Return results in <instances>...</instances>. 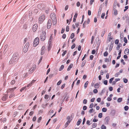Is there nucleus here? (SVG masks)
<instances>
[{"mask_svg":"<svg viewBox=\"0 0 129 129\" xmlns=\"http://www.w3.org/2000/svg\"><path fill=\"white\" fill-rule=\"evenodd\" d=\"M94 38V36H92V37L91 40V44H92L93 43Z\"/></svg>","mask_w":129,"mask_h":129,"instance_id":"nucleus-26","label":"nucleus"},{"mask_svg":"<svg viewBox=\"0 0 129 129\" xmlns=\"http://www.w3.org/2000/svg\"><path fill=\"white\" fill-rule=\"evenodd\" d=\"M87 56V55L86 54H85L84 55V56L83 57V58L82 59V61Z\"/></svg>","mask_w":129,"mask_h":129,"instance_id":"nucleus-59","label":"nucleus"},{"mask_svg":"<svg viewBox=\"0 0 129 129\" xmlns=\"http://www.w3.org/2000/svg\"><path fill=\"white\" fill-rule=\"evenodd\" d=\"M15 81L14 80H12L11 82V83L12 85H13L15 83Z\"/></svg>","mask_w":129,"mask_h":129,"instance_id":"nucleus-46","label":"nucleus"},{"mask_svg":"<svg viewBox=\"0 0 129 129\" xmlns=\"http://www.w3.org/2000/svg\"><path fill=\"white\" fill-rule=\"evenodd\" d=\"M105 15V13H103L101 16V17L103 19L104 18V17Z\"/></svg>","mask_w":129,"mask_h":129,"instance_id":"nucleus-45","label":"nucleus"},{"mask_svg":"<svg viewBox=\"0 0 129 129\" xmlns=\"http://www.w3.org/2000/svg\"><path fill=\"white\" fill-rule=\"evenodd\" d=\"M76 5L78 7H79L80 5V2H78L76 4Z\"/></svg>","mask_w":129,"mask_h":129,"instance_id":"nucleus-62","label":"nucleus"},{"mask_svg":"<svg viewBox=\"0 0 129 129\" xmlns=\"http://www.w3.org/2000/svg\"><path fill=\"white\" fill-rule=\"evenodd\" d=\"M50 17L52 21L53 24H56L57 23V19L56 14L53 13H51L50 15Z\"/></svg>","mask_w":129,"mask_h":129,"instance_id":"nucleus-1","label":"nucleus"},{"mask_svg":"<svg viewBox=\"0 0 129 129\" xmlns=\"http://www.w3.org/2000/svg\"><path fill=\"white\" fill-rule=\"evenodd\" d=\"M69 26L67 25L66 27V31L67 32L69 31Z\"/></svg>","mask_w":129,"mask_h":129,"instance_id":"nucleus-33","label":"nucleus"},{"mask_svg":"<svg viewBox=\"0 0 129 129\" xmlns=\"http://www.w3.org/2000/svg\"><path fill=\"white\" fill-rule=\"evenodd\" d=\"M107 83L108 81L107 80H105L104 82V84L105 85H107Z\"/></svg>","mask_w":129,"mask_h":129,"instance_id":"nucleus-58","label":"nucleus"},{"mask_svg":"<svg viewBox=\"0 0 129 129\" xmlns=\"http://www.w3.org/2000/svg\"><path fill=\"white\" fill-rule=\"evenodd\" d=\"M123 81L124 83H126L127 82L128 80L126 79H124Z\"/></svg>","mask_w":129,"mask_h":129,"instance_id":"nucleus-50","label":"nucleus"},{"mask_svg":"<svg viewBox=\"0 0 129 129\" xmlns=\"http://www.w3.org/2000/svg\"><path fill=\"white\" fill-rule=\"evenodd\" d=\"M120 47V44H119V45H118L116 47V49L118 50H119V49Z\"/></svg>","mask_w":129,"mask_h":129,"instance_id":"nucleus-49","label":"nucleus"},{"mask_svg":"<svg viewBox=\"0 0 129 129\" xmlns=\"http://www.w3.org/2000/svg\"><path fill=\"white\" fill-rule=\"evenodd\" d=\"M93 92L95 93H97L98 92V91L97 89H95L93 90Z\"/></svg>","mask_w":129,"mask_h":129,"instance_id":"nucleus-36","label":"nucleus"},{"mask_svg":"<svg viewBox=\"0 0 129 129\" xmlns=\"http://www.w3.org/2000/svg\"><path fill=\"white\" fill-rule=\"evenodd\" d=\"M86 62V61L85 60L81 64V67H83L85 65Z\"/></svg>","mask_w":129,"mask_h":129,"instance_id":"nucleus-22","label":"nucleus"},{"mask_svg":"<svg viewBox=\"0 0 129 129\" xmlns=\"http://www.w3.org/2000/svg\"><path fill=\"white\" fill-rule=\"evenodd\" d=\"M64 68V66L63 65H62L59 69V71H61Z\"/></svg>","mask_w":129,"mask_h":129,"instance_id":"nucleus-24","label":"nucleus"},{"mask_svg":"<svg viewBox=\"0 0 129 129\" xmlns=\"http://www.w3.org/2000/svg\"><path fill=\"white\" fill-rule=\"evenodd\" d=\"M32 84H31L30 83L27 85V87L29 88L31 86Z\"/></svg>","mask_w":129,"mask_h":129,"instance_id":"nucleus-61","label":"nucleus"},{"mask_svg":"<svg viewBox=\"0 0 129 129\" xmlns=\"http://www.w3.org/2000/svg\"><path fill=\"white\" fill-rule=\"evenodd\" d=\"M97 126V124L96 123H94L93 124L92 127L93 128Z\"/></svg>","mask_w":129,"mask_h":129,"instance_id":"nucleus-40","label":"nucleus"},{"mask_svg":"<svg viewBox=\"0 0 129 129\" xmlns=\"http://www.w3.org/2000/svg\"><path fill=\"white\" fill-rule=\"evenodd\" d=\"M36 81V80H33L32 81H31L30 83L32 85V84L34 83H35Z\"/></svg>","mask_w":129,"mask_h":129,"instance_id":"nucleus-60","label":"nucleus"},{"mask_svg":"<svg viewBox=\"0 0 129 129\" xmlns=\"http://www.w3.org/2000/svg\"><path fill=\"white\" fill-rule=\"evenodd\" d=\"M15 95V93L13 92L11 93L10 94L9 96V98H11L12 97L14 96Z\"/></svg>","mask_w":129,"mask_h":129,"instance_id":"nucleus-18","label":"nucleus"},{"mask_svg":"<svg viewBox=\"0 0 129 129\" xmlns=\"http://www.w3.org/2000/svg\"><path fill=\"white\" fill-rule=\"evenodd\" d=\"M41 33L40 34V39L41 41H44V40L46 38V34L45 30H43L40 31Z\"/></svg>","mask_w":129,"mask_h":129,"instance_id":"nucleus-3","label":"nucleus"},{"mask_svg":"<svg viewBox=\"0 0 129 129\" xmlns=\"http://www.w3.org/2000/svg\"><path fill=\"white\" fill-rule=\"evenodd\" d=\"M45 46H43L42 47L41 49V55H43L45 52L46 49H45Z\"/></svg>","mask_w":129,"mask_h":129,"instance_id":"nucleus-8","label":"nucleus"},{"mask_svg":"<svg viewBox=\"0 0 129 129\" xmlns=\"http://www.w3.org/2000/svg\"><path fill=\"white\" fill-rule=\"evenodd\" d=\"M119 41L118 39H116L115 40V44H118L119 43Z\"/></svg>","mask_w":129,"mask_h":129,"instance_id":"nucleus-41","label":"nucleus"},{"mask_svg":"<svg viewBox=\"0 0 129 129\" xmlns=\"http://www.w3.org/2000/svg\"><path fill=\"white\" fill-rule=\"evenodd\" d=\"M19 59L18 55L17 53H16L14 54L12 58V59L9 62L10 64L11 62H16Z\"/></svg>","mask_w":129,"mask_h":129,"instance_id":"nucleus-2","label":"nucleus"},{"mask_svg":"<svg viewBox=\"0 0 129 129\" xmlns=\"http://www.w3.org/2000/svg\"><path fill=\"white\" fill-rule=\"evenodd\" d=\"M65 85V83L63 84L62 85L61 87V89H63V88L64 87Z\"/></svg>","mask_w":129,"mask_h":129,"instance_id":"nucleus-52","label":"nucleus"},{"mask_svg":"<svg viewBox=\"0 0 129 129\" xmlns=\"http://www.w3.org/2000/svg\"><path fill=\"white\" fill-rule=\"evenodd\" d=\"M8 98L7 94H5L4 96L2 97V100L4 101H6Z\"/></svg>","mask_w":129,"mask_h":129,"instance_id":"nucleus-12","label":"nucleus"},{"mask_svg":"<svg viewBox=\"0 0 129 129\" xmlns=\"http://www.w3.org/2000/svg\"><path fill=\"white\" fill-rule=\"evenodd\" d=\"M95 50L94 49H93L92 50L91 53L92 54H95Z\"/></svg>","mask_w":129,"mask_h":129,"instance_id":"nucleus-51","label":"nucleus"},{"mask_svg":"<svg viewBox=\"0 0 129 129\" xmlns=\"http://www.w3.org/2000/svg\"><path fill=\"white\" fill-rule=\"evenodd\" d=\"M67 51L66 50L64 51L62 53V56H64V55L66 53Z\"/></svg>","mask_w":129,"mask_h":129,"instance_id":"nucleus-44","label":"nucleus"},{"mask_svg":"<svg viewBox=\"0 0 129 129\" xmlns=\"http://www.w3.org/2000/svg\"><path fill=\"white\" fill-rule=\"evenodd\" d=\"M36 68V66L35 65H33V66L32 68H31L30 70V72H31L32 71H34V70Z\"/></svg>","mask_w":129,"mask_h":129,"instance_id":"nucleus-15","label":"nucleus"},{"mask_svg":"<svg viewBox=\"0 0 129 129\" xmlns=\"http://www.w3.org/2000/svg\"><path fill=\"white\" fill-rule=\"evenodd\" d=\"M121 62L122 63L123 65H125V62H124V61L123 59H121Z\"/></svg>","mask_w":129,"mask_h":129,"instance_id":"nucleus-57","label":"nucleus"},{"mask_svg":"<svg viewBox=\"0 0 129 129\" xmlns=\"http://www.w3.org/2000/svg\"><path fill=\"white\" fill-rule=\"evenodd\" d=\"M16 88H17L16 87H15L14 88H9L8 89H7V93H8V92H9L11 91H13L15 89H16Z\"/></svg>","mask_w":129,"mask_h":129,"instance_id":"nucleus-10","label":"nucleus"},{"mask_svg":"<svg viewBox=\"0 0 129 129\" xmlns=\"http://www.w3.org/2000/svg\"><path fill=\"white\" fill-rule=\"evenodd\" d=\"M51 48V46L50 44H49L47 47V49L48 51H49Z\"/></svg>","mask_w":129,"mask_h":129,"instance_id":"nucleus-30","label":"nucleus"},{"mask_svg":"<svg viewBox=\"0 0 129 129\" xmlns=\"http://www.w3.org/2000/svg\"><path fill=\"white\" fill-rule=\"evenodd\" d=\"M114 11V15H116L117 14V10L116 9H115L113 10Z\"/></svg>","mask_w":129,"mask_h":129,"instance_id":"nucleus-25","label":"nucleus"},{"mask_svg":"<svg viewBox=\"0 0 129 129\" xmlns=\"http://www.w3.org/2000/svg\"><path fill=\"white\" fill-rule=\"evenodd\" d=\"M102 129H106V127L104 125H102L101 127Z\"/></svg>","mask_w":129,"mask_h":129,"instance_id":"nucleus-29","label":"nucleus"},{"mask_svg":"<svg viewBox=\"0 0 129 129\" xmlns=\"http://www.w3.org/2000/svg\"><path fill=\"white\" fill-rule=\"evenodd\" d=\"M29 43H27L24 46L23 49V51L24 53L26 52L28 50Z\"/></svg>","mask_w":129,"mask_h":129,"instance_id":"nucleus-5","label":"nucleus"},{"mask_svg":"<svg viewBox=\"0 0 129 129\" xmlns=\"http://www.w3.org/2000/svg\"><path fill=\"white\" fill-rule=\"evenodd\" d=\"M97 101L98 102H100L101 101V99L100 98H98L97 99Z\"/></svg>","mask_w":129,"mask_h":129,"instance_id":"nucleus-63","label":"nucleus"},{"mask_svg":"<svg viewBox=\"0 0 129 129\" xmlns=\"http://www.w3.org/2000/svg\"><path fill=\"white\" fill-rule=\"evenodd\" d=\"M45 19L44 15H42L40 16L39 19V23L40 24L42 23Z\"/></svg>","mask_w":129,"mask_h":129,"instance_id":"nucleus-4","label":"nucleus"},{"mask_svg":"<svg viewBox=\"0 0 129 129\" xmlns=\"http://www.w3.org/2000/svg\"><path fill=\"white\" fill-rule=\"evenodd\" d=\"M81 121V120L80 119H79L78 120V121L77 122V125H80Z\"/></svg>","mask_w":129,"mask_h":129,"instance_id":"nucleus-21","label":"nucleus"},{"mask_svg":"<svg viewBox=\"0 0 129 129\" xmlns=\"http://www.w3.org/2000/svg\"><path fill=\"white\" fill-rule=\"evenodd\" d=\"M75 36V35L74 33H72L71 36H70V38L71 39H72Z\"/></svg>","mask_w":129,"mask_h":129,"instance_id":"nucleus-27","label":"nucleus"},{"mask_svg":"<svg viewBox=\"0 0 129 129\" xmlns=\"http://www.w3.org/2000/svg\"><path fill=\"white\" fill-rule=\"evenodd\" d=\"M107 109L105 108H104L102 109V111L103 112H105L107 111Z\"/></svg>","mask_w":129,"mask_h":129,"instance_id":"nucleus-34","label":"nucleus"},{"mask_svg":"<svg viewBox=\"0 0 129 129\" xmlns=\"http://www.w3.org/2000/svg\"><path fill=\"white\" fill-rule=\"evenodd\" d=\"M62 82V80H60L57 83V85H60L61 83Z\"/></svg>","mask_w":129,"mask_h":129,"instance_id":"nucleus-43","label":"nucleus"},{"mask_svg":"<svg viewBox=\"0 0 129 129\" xmlns=\"http://www.w3.org/2000/svg\"><path fill=\"white\" fill-rule=\"evenodd\" d=\"M26 86H25L24 87H22L21 89L20 90V92H22V91L24 90V89H25V90H26Z\"/></svg>","mask_w":129,"mask_h":129,"instance_id":"nucleus-31","label":"nucleus"},{"mask_svg":"<svg viewBox=\"0 0 129 129\" xmlns=\"http://www.w3.org/2000/svg\"><path fill=\"white\" fill-rule=\"evenodd\" d=\"M128 107L127 106H125L124 107V110L125 111H127L128 110Z\"/></svg>","mask_w":129,"mask_h":129,"instance_id":"nucleus-37","label":"nucleus"},{"mask_svg":"<svg viewBox=\"0 0 129 129\" xmlns=\"http://www.w3.org/2000/svg\"><path fill=\"white\" fill-rule=\"evenodd\" d=\"M112 100V99L110 97H108L107 99V100L109 101H111Z\"/></svg>","mask_w":129,"mask_h":129,"instance_id":"nucleus-64","label":"nucleus"},{"mask_svg":"<svg viewBox=\"0 0 129 129\" xmlns=\"http://www.w3.org/2000/svg\"><path fill=\"white\" fill-rule=\"evenodd\" d=\"M86 25V22L84 21L83 24V28H85V25Z\"/></svg>","mask_w":129,"mask_h":129,"instance_id":"nucleus-53","label":"nucleus"},{"mask_svg":"<svg viewBox=\"0 0 129 129\" xmlns=\"http://www.w3.org/2000/svg\"><path fill=\"white\" fill-rule=\"evenodd\" d=\"M124 42L125 43H127V40L126 37H124Z\"/></svg>","mask_w":129,"mask_h":129,"instance_id":"nucleus-35","label":"nucleus"},{"mask_svg":"<svg viewBox=\"0 0 129 129\" xmlns=\"http://www.w3.org/2000/svg\"><path fill=\"white\" fill-rule=\"evenodd\" d=\"M110 119L109 117L108 116L107 117L105 118V121L106 123L107 124Z\"/></svg>","mask_w":129,"mask_h":129,"instance_id":"nucleus-16","label":"nucleus"},{"mask_svg":"<svg viewBox=\"0 0 129 129\" xmlns=\"http://www.w3.org/2000/svg\"><path fill=\"white\" fill-rule=\"evenodd\" d=\"M73 66V64H71L68 67V68L67 69L68 71H69L70 69L72 68Z\"/></svg>","mask_w":129,"mask_h":129,"instance_id":"nucleus-17","label":"nucleus"},{"mask_svg":"<svg viewBox=\"0 0 129 129\" xmlns=\"http://www.w3.org/2000/svg\"><path fill=\"white\" fill-rule=\"evenodd\" d=\"M98 117L100 118H101L102 117V114L101 113L99 114Z\"/></svg>","mask_w":129,"mask_h":129,"instance_id":"nucleus-39","label":"nucleus"},{"mask_svg":"<svg viewBox=\"0 0 129 129\" xmlns=\"http://www.w3.org/2000/svg\"><path fill=\"white\" fill-rule=\"evenodd\" d=\"M88 15L89 16H90L91 15V11H90V10H88Z\"/></svg>","mask_w":129,"mask_h":129,"instance_id":"nucleus-55","label":"nucleus"},{"mask_svg":"<svg viewBox=\"0 0 129 129\" xmlns=\"http://www.w3.org/2000/svg\"><path fill=\"white\" fill-rule=\"evenodd\" d=\"M108 55V53L107 51L105 52L104 54V56H107Z\"/></svg>","mask_w":129,"mask_h":129,"instance_id":"nucleus-28","label":"nucleus"},{"mask_svg":"<svg viewBox=\"0 0 129 129\" xmlns=\"http://www.w3.org/2000/svg\"><path fill=\"white\" fill-rule=\"evenodd\" d=\"M42 117L40 116V117L38 119V123L40 122L41 121V120L42 119Z\"/></svg>","mask_w":129,"mask_h":129,"instance_id":"nucleus-38","label":"nucleus"},{"mask_svg":"<svg viewBox=\"0 0 129 129\" xmlns=\"http://www.w3.org/2000/svg\"><path fill=\"white\" fill-rule=\"evenodd\" d=\"M49 98V96L48 95L45 94L44 96V98L45 99H48Z\"/></svg>","mask_w":129,"mask_h":129,"instance_id":"nucleus-48","label":"nucleus"},{"mask_svg":"<svg viewBox=\"0 0 129 129\" xmlns=\"http://www.w3.org/2000/svg\"><path fill=\"white\" fill-rule=\"evenodd\" d=\"M88 83V81H87L85 83L84 85V87L85 89L87 87Z\"/></svg>","mask_w":129,"mask_h":129,"instance_id":"nucleus-19","label":"nucleus"},{"mask_svg":"<svg viewBox=\"0 0 129 129\" xmlns=\"http://www.w3.org/2000/svg\"><path fill=\"white\" fill-rule=\"evenodd\" d=\"M52 24V22L51 20L50 19H49L48 20V22L47 24V29H49L50 28Z\"/></svg>","mask_w":129,"mask_h":129,"instance_id":"nucleus-7","label":"nucleus"},{"mask_svg":"<svg viewBox=\"0 0 129 129\" xmlns=\"http://www.w3.org/2000/svg\"><path fill=\"white\" fill-rule=\"evenodd\" d=\"M124 53L126 55H128L129 54V49L128 48L124 50Z\"/></svg>","mask_w":129,"mask_h":129,"instance_id":"nucleus-14","label":"nucleus"},{"mask_svg":"<svg viewBox=\"0 0 129 129\" xmlns=\"http://www.w3.org/2000/svg\"><path fill=\"white\" fill-rule=\"evenodd\" d=\"M38 27V25L37 24H35L33 25L32 29L34 32L36 31Z\"/></svg>","mask_w":129,"mask_h":129,"instance_id":"nucleus-9","label":"nucleus"},{"mask_svg":"<svg viewBox=\"0 0 129 129\" xmlns=\"http://www.w3.org/2000/svg\"><path fill=\"white\" fill-rule=\"evenodd\" d=\"M114 43L111 42L109 47V51L110 52L113 46Z\"/></svg>","mask_w":129,"mask_h":129,"instance_id":"nucleus-13","label":"nucleus"},{"mask_svg":"<svg viewBox=\"0 0 129 129\" xmlns=\"http://www.w3.org/2000/svg\"><path fill=\"white\" fill-rule=\"evenodd\" d=\"M109 39H108V41L109 42H110L111 41V40H112L113 39V38L112 36L108 38Z\"/></svg>","mask_w":129,"mask_h":129,"instance_id":"nucleus-56","label":"nucleus"},{"mask_svg":"<svg viewBox=\"0 0 129 129\" xmlns=\"http://www.w3.org/2000/svg\"><path fill=\"white\" fill-rule=\"evenodd\" d=\"M36 119L37 117L36 116H34L33 118V121H35L36 120Z\"/></svg>","mask_w":129,"mask_h":129,"instance_id":"nucleus-47","label":"nucleus"},{"mask_svg":"<svg viewBox=\"0 0 129 129\" xmlns=\"http://www.w3.org/2000/svg\"><path fill=\"white\" fill-rule=\"evenodd\" d=\"M67 119L68 120L67 121H69L70 122L73 119V117H72V115H71V116H68L67 117Z\"/></svg>","mask_w":129,"mask_h":129,"instance_id":"nucleus-11","label":"nucleus"},{"mask_svg":"<svg viewBox=\"0 0 129 129\" xmlns=\"http://www.w3.org/2000/svg\"><path fill=\"white\" fill-rule=\"evenodd\" d=\"M114 79V77L112 78L111 79H110L109 80V81L110 83H112V81Z\"/></svg>","mask_w":129,"mask_h":129,"instance_id":"nucleus-32","label":"nucleus"},{"mask_svg":"<svg viewBox=\"0 0 129 129\" xmlns=\"http://www.w3.org/2000/svg\"><path fill=\"white\" fill-rule=\"evenodd\" d=\"M75 43H74L73 45L72 46L71 48L72 49H73L75 47Z\"/></svg>","mask_w":129,"mask_h":129,"instance_id":"nucleus-42","label":"nucleus"},{"mask_svg":"<svg viewBox=\"0 0 129 129\" xmlns=\"http://www.w3.org/2000/svg\"><path fill=\"white\" fill-rule=\"evenodd\" d=\"M86 22V24H88L90 22V19L89 18H88L87 21H85Z\"/></svg>","mask_w":129,"mask_h":129,"instance_id":"nucleus-54","label":"nucleus"},{"mask_svg":"<svg viewBox=\"0 0 129 129\" xmlns=\"http://www.w3.org/2000/svg\"><path fill=\"white\" fill-rule=\"evenodd\" d=\"M100 86L99 85L98 83L95 84L94 85V87L96 88H98Z\"/></svg>","mask_w":129,"mask_h":129,"instance_id":"nucleus-20","label":"nucleus"},{"mask_svg":"<svg viewBox=\"0 0 129 129\" xmlns=\"http://www.w3.org/2000/svg\"><path fill=\"white\" fill-rule=\"evenodd\" d=\"M122 98H120L118 99L117 100V102L118 103L122 101Z\"/></svg>","mask_w":129,"mask_h":129,"instance_id":"nucleus-23","label":"nucleus"},{"mask_svg":"<svg viewBox=\"0 0 129 129\" xmlns=\"http://www.w3.org/2000/svg\"><path fill=\"white\" fill-rule=\"evenodd\" d=\"M39 39L38 38H36L34 40L33 42V46H36L39 43Z\"/></svg>","mask_w":129,"mask_h":129,"instance_id":"nucleus-6","label":"nucleus"}]
</instances>
